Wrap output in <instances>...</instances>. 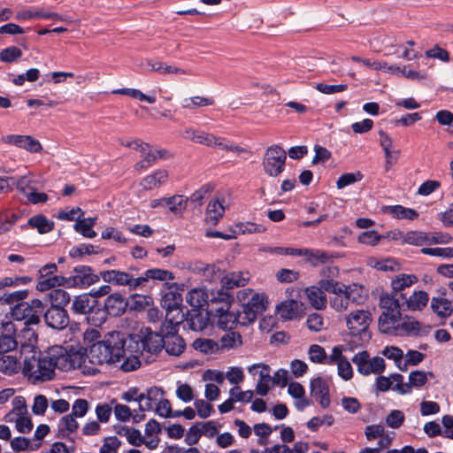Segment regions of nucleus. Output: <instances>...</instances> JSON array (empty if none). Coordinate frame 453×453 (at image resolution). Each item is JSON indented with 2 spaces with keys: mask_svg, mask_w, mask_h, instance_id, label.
I'll return each mask as SVG.
<instances>
[{
  "mask_svg": "<svg viewBox=\"0 0 453 453\" xmlns=\"http://www.w3.org/2000/svg\"><path fill=\"white\" fill-rule=\"evenodd\" d=\"M138 268L130 266L127 272L120 270L101 271V279L111 285L127 287L129 290L139 288Z\"/></svg>",
  "mask_w": 453,
  "mask_h": 453,
  "instance_id": "obj_7",
  "label": "nucleus"
},
{
  "mask_svg": "<svg viewBox=\"0 0 453 453\" xmlns=\"http://www.w3.org/2000/svg\"><path fill=\"white\" fill-rule=\"evenodd\" d=\"M101 279V272L95 273L92 267L88 265H77L73 270L71 276L65 277L66 288H87L97 283Z\"/></svg>",
  "mask_w": 453,
  "mask_h": 453,
  "instance_id": "obj_9",
  "label": "nucleus"
},
{
  "mask_svg": "<svg viewBox=\"0 0 453 453\" xmlns=\"http://www.w3.org/2000/svg\"><path fill=\"white\" fill-rule=\"evenodd\" d=\"M431 308L434 312L442 318L450 316L453 311L451 302L445 298L433 297L431 300Z\"/></svg>",
  "mask_w": 453,
  "mask_h": 453,
  "instance_id": "obj_42",
  "label": "nucleus"
},
{
  "mask_svg": "<svg viewBox=\"0 0 453 453\" xmlns=\"http://www.w3.org/2000/svg\"><path fill=\"white\" fill-rule=\"evenodd\" d=\"M429 236L426 233L421 231H409L403 239V243H408L416 246H422L428 243Z\"/></svg>",
  "mask_w": 453,
  "mask_h": 453,
  "instance_id": "obj_47",
  "label": "nucleus"
},
{
  "mask_svg": "<svg viewBox=\"0 0 453 453\" xmlns=\"http://www.w3.org/2000/svg\"><path fill=\"white\" fill-rule=\"evenodd\" d=\"M44 309V304L40 299H33L31 302L16 303L12 308L11 316L14 320H24L26 326L37 325L41 321Z\"/></svg>",
  "mask_w": 453,
  "mask_h": 453,
  "instance_id": "obj_5",
  "label": "nucleus"
},
{
  "mask_svg": "<svg viewBox=\"0 0 453 453\" xmlns=\"http://www.w3.org/2000/svg\"><path fill=\"white\" fill-rule=\"evenodd\" d=\"M203 271V277L210 282H214L221 280L224 271L216 266L215 265H206L204 267H199Z\"/></svg>",
  "mask_w": 453,
  "mask_h": 453,
  "instance_id": "obj_53",
  "label": "nucleus"
},
{
  "mask_svg": "<svg viewBox=\"0 0 453 453\" xmlns=\"http://www.w3.org/2000/svg\"><path fill=\"white\" fill-rule=\"evenodd\" d=\"M174 279V274L165 269L161 268H151L144 272L142 276H139V287H143L149 281V280L165 281V286L168 289L177 287V283H169V280Z\"/></svg>",
  "mask_w": 453,
  "mask_h": 453,
  "instance_id": "obj_18",
  "label": "nucleus"
},
{
  "mask_svg": "<svg viewBox=\"0 0 453 453\" xmlns=\"http://www.w3.org/2000/svg\"><path fill=\"white\" fill-rule=\"evenodd\" d=\"M386 211L396 219H408L413 220L418 218V213L414 209L406 208L402 205L388 206Z\"/></svg>",
  "mask_w": 453,
  "mask_h": 453,
  "instance_id": "obj_43",
  "label": "nucleus"
},
{
  "mask_svg": "<svg viewBox=\"0 0 453 453\" xmlns=\"http://www.w3.org/2000/svg\"><path fill=\"white\" fill-rule=\"evenodd\" d=\"M214 104V100L212 97H204V96H194L190 98H185L183 100V107L184 108H193L196 106H208L212 105Z\"/></svg>",
  "mask_w": 453,
  "mask_h": 453,
  "instance_id": "obj_57",
  "label": "nucleus"
},
{
  "mask_svg": "<svg viewBox=\"0 0 453 453\" xmlns=\"http://www.w3.org/2000/svg\"><path fill=\"white\" fill-rule=\"evenodd\" d=\"M168 179V172L164 169L157 170L154 173L149 174L141 180V186L145 190H151L165 183Z\"/></svg>",
  "mask_w": 453,
  "mask_h": 453,
  "instance_id": "obj_37",
  "label": "nucleus"
},
{
  "mask_svg": "<svg viewBox=\"0 0 453 453\" xmlns=\"http://www.w3.org/2000/svg\"><path fill=\"white\" fill-rule=\"evenodd\" d=\"M380 143L385 153L386 164H395L400 155L399 150H394L393 140L391 137L383 130L379 131Z\"/></svg>",
  "mask_w": 453,
  "mask_h": 453,
  "instance_id": "obj_31",
  "label": "nucleus"
},
{
  "mask_svg": "<svg viewBox=\"0 0 453 453\" xmlns=\"http://www.w3.org/2000/svg\"><path fill=\"white\" fill-rule=\"evenodd\" d=\"M421 252L425 255L434 256V257H441L451 258L453 257V248H423L421 249Z\"/></svg>",
  "mask_w": 453,
  "mask_h": 453,
  "instance_id": "obj_62",
  "label": "nucleus"
},
{
  "mask_svg": "<svg viewBox=\"0 0 453 453\" xmlns=\"http://www.w3.org/2000/svg\"><path fill=\"white\" fill-rule=\"evenodd\" d=\"M27 296L28 291L26 289L0 293L1 302L14 305L18 303L24 302V299H26Z\"/></svg>",
  "mask_w": 453,
  "mask_h": 453,
  "instance_id": "obj_52",
  "label": "nucleus"
},
{
  "mask_svg": "<svg viewBox=\"0 0 453 453\" xmlns=\"http://www.w3.org/2000/svg\"><path fill=\"white\" fill-rule=\"evenodd\" d=\"M125 343V334L118 331L106 334L103 341L91 345L88 353L89 362L95 365L119 362L124 353Z\"/></svg>",
  "mask_w": 453,
  "mask_h": 453,
  "instance_id": "obj_2",
  "label": "nucleus"
},
{
  "mask_svg": "<svg viewBox=\"0 0 453 453\" xmlns=\"http://www.w3.org/2000/svg\"><path fill=\"white\" fill-rule=\"evenodd\" d=\"M225 213V207L219 200L209 202L206 208L205 220L212 226L217 225Z\"/></svg>",
  "mask_w": 453,
  "mask_h": 453,
  "instance_id": "obj_40",
  "label": "nucleus"
},
{
  "mask_svg": "<svg viewBox=\"0 0 453 453\" xmlns=\"http://www.w3.org/2000/svg\"><path fill=\"white\" fill-rule=\"evenodd\" d=\"M152 298L149 296L133 295L130 302H128V306L131 310L143 311L150 306Z\"/></svg>",
  "mask_w": 453,
  "mask_h": 453,
  "instance_id": "obj_54",
  "label": "nucleus"
},
{
  "mask_svg": "<svg viewBox=\"0 0 453 453\" xmlns=\"http://www.w3.org/2000/svg\"><path fill=\"white\" fill-rule=\"evenodd\" d=\"M3 142L15 145L31 153H38L42 150L40 142L30 135L8 134L2 137Z\"/></svg>",
  "mask_w": 453,
  "mask_h": 453,
  "instance_id": "obj_16",
  "label": "nucleus"
},
{
  "mask_svg": "<svg viewBox=\"0 0 453 453\" xmlns=\"http://www.w3.org/2000/svg\"><path fill=\"white\" fill-rule=\"evenodd\" d=\"M230 396L234 402H245L250 403L254 395L252 390L241 391L239 387H234L229 391Z\"/></svg>",
  "mask_w": 453,
  "mask_h": 453,
  "instance_id": "obj_61",
  "label": "nucleus"
},
{
  "mask_svg": "<svg viewBox=\"0 0 453 453\" xmlns=\"http://www.w3.org/2000/svg\"><path fill=\"white\" fill-rule=\"evenodd\" d=\"M311 394L319 403L323 409L329 407V388L327 382L321 377L315 378L311 381Z\"/></svg>",
  "mask_w": 453,
  "mask_h": 453,
  "instance_id": "obj_20",
  "label": "nucleus"
},
{
  "mask_svg": "<svg viewBox=\"0 0 453 453\" xmlns=\"http://www.w3.org/2000/svg\"><path fill=\"white\" fill-rule=\"evenodd\" d=\"M128 306V302L120 293H113L107 296L104 302V309H97L96 314L101 315L98 318V324H103L106 319V314L112 317L123 315Z\"/></svg>",
  "mask_w": 453,
  "mask_h": 453,
  "instance_id": "obj_14",
  "label": "nucleus"
},
{
  "mask_svg": "<svg viewBox=\"0 0 453 453\" xmlns=\"http://www.w3.org/2000/svg\"><path fill=\"white\" fill-rule=\"evenodd\" d=\"M181 316H179L178 318L173 317H165V320L162 323L160 326V334L164 338H166V336L169 335H177L178 334V327H179V319H180Z\"/></svg>",
  "mask_w": 453,
  "mask_h": 453,
  "instance_id": "obj_49",
  "label": "nucleus"
},
{
  "mask_svg": "<svg viewBox=\"0 0 453 453\" xmlns=\"http://www.w3.org/2000/svg\"><path fill=\"white\" fill-rule=\"evenodd\" d=\"M385 239L384 234H379L374 230L362 232L357 236V242L361 244L370 245L374 247L380 243L381 240Z\"/></svg>",
  "mask_w": 453,
  "mask_h": 453,
  "instance_id": "obj_51",
  "label": "nucleus"
},
{
  "mask_svg": "<svg viewBox=\"0 0 453 453\" xmlns=\"http://www.w3.org/2000/svg\"><path fill=\"white\" fill-rule=\"evenodd\" d=\"M97 309H99L98 302L93 298L90 293L79 295L73 301L72 311L73 313L87 314L88 321L95 326H100L98 324V318L95 319L93 316L94 313L97 315Z\"/></svg>",
  "mask_w": 453,
  "mask_h": 453,
  "instance_id": "obj_13",
  "label": "nucleus"
},
{
  "mask_svg": "<svg viewBox=\"0 0 453 453\" xmlns=\"http://www.w3.org/2000/svg\"><path fill=\"white\" fill-rule=\"evenodd\" d=\"M164 390L161 388L152 387L147 388L143 395V402L139 404V411L144 412L146 411H152L153 406L158 403L161 397L164 396Z\"/></svg>",
  "mask_w": 453,
  "mask_h": 453,
  "instance_id": "obj_29",
  "label": "nucleus"
},
{
  "mask_svg": "<svg viewBox=\"0 0 453 453\" xmlns=\"http://www.w3.org/2000/svg\"><path fill=\"white\" fill-rule=\"evenodd\" d=\"M427 382V373L424 371H413L409 374V382L405 385H395L393 390L400 395H407L412 392V388H420Z\"/></svg>",
  "mask_w": 453,
  "mask_h": 453,
  "instance_id": "obj_23",
  "label": "nucleus"
},
{
  "mask_svg": "<svg viewBox=\"0 0 453 453\" xmlns=\"http://www.w3.org/2000/svg\"><path fill=\"white\" fill-rule=\"evenodd\" d=\"M58 271L57 265L54 263L47 264L39 270L38 283L36 289L46 291L56 287L65 285V277L56 275Z\"/></svg>",
  "mask_w": 453,
  "mask_h": 453,
  "instance_id": "obj_12",
  "label": "nucleus"
},
{
  "mask_svg": "<svg viewBox=\"0 0 453 453\" xmlns=\"http://www.w3.org/2000/svg\"><path fill=\"white\" fill-rule=\"evenodd\" d=\"M183 137L194 142L210 147L219 148V143L221 142V137H217L214 134L206 133L204 131L194 129L185 130Z\"/></svg>",
  "mask_w": 453,
  "mask_h": 453,
  "instance_id": "obj_24",
  "label": "nucleus"
},
{
  "mask_svg": "<svg viewBox=\"0 0 453 453\" xmlns=\"http://www.w3.org/2000/svg\"><path fill=\"white\" fill-rule=\"evenodd\" d=\"M237 298L242 303V311H230L234 300L232 293L217 291V294H212L209 312L219 318L218 324L220 328L232 329L237 324L248 326L267 309V296L265 294L254 293L250 288L239 291Z\"/></svg>",
  "mask_w": 453,
  "mask_h": 453,
  "instance_id": "obj_1",
  "label": "nucleus"
},
{
  "mask_svg": "<svg viewBox=\"0 0 453 453\" xmlns=\"http://www.w3.org/2000/svg\"><path fill=\"white\" fill-rule=\"evenodd\" d=\"M417 280L415 275L402 273L392 280V288L395 293H403L402 291L412 285Z\"/></svg>",
  "mask_w": 453,
  "mask_h": 453,
  "instance_id": "obj_48",
  "label": "nucleus"
},
{
  "mask_svg": "<svg viewBox=\"0 0 453 453\" xmlns=\"http://www.w3.org/2000/svg\"><path fill=\"white\" fill-rule=\"evenodd\" d=\"M214 186L211 183L202 186L199 189L195 191L188 199L194 208L201 207L205 198L213 191Z\"/></svg>",
  "mask_w": 453,
  "mask_h": 453,
  "instance_id": "obj_44",
  "label": "nucleus"
},
{
  "mask_svg": "<svg viewBox=\"0 0 453 453\" xmlns=\"http://www.w3.org/2000/svg\"><path fill=\"white\" fill-rule=\"evenodd\" d=\"M192 346L196 350H198L203 354H212L219 350V344L211 339H196L193 342Z\"/></svg>",
  "mask_w": 453,
  "mask_h": 453,
  "instance_id": "obj_46",
  "label": "nucleus"
},
{
  "mask_svg": "<svg viewBox=\"0 0 453 453\" xmlns=\"http://www.w3.org/2000/svg\"><path fill=\"white\" fill-rule=\"evenodd\" d=\"M352 362L357 365V372L365 376L372 373L380 374L385 371V361L380 357H370L367 350L358 352L352 357Z\"/></svg>",
  "mask_w": 453,
  "mask_h": 453,
  "instance_id": "obj_10",
  "label": "nucleus"
},
{
  "mask_svg": "<svg viewBox=\"0 0 453 453\" xmlns=\"http://www.w3.org/2000/svg\"><path fill=\"white\" fill-rule=\"evenodd\" d=\"M212 294L215 293L211 292L208 294L203 288H194L188 293L186 300L191 306V309L204 310L203 307L206 306L207 313H210L209 310L211 308V302L210 299L211 298Z\"/></svg>",
  "mask_w": 453,
  "mask_h": 453,
  "instance_id": "obj_21",
  "label": "nucleus"
},
{
  "mask_svg": "<svg viewBox=\"0 0 453 453\" xmlns=\"http://www.w3.org/2000/svg\"><path fill=\"white\" fill-rule=\"evenodd\" d=\"M49 355L52 357L55 369L61 371L73 370L78 363V354L60 345L49 348Z\"/></svg>",
  "mask_w": 453,
  "mask_h": 453,
  "instance_id": "obj_11",
  "label": "nucleus"
},
{
  "mask_svg": "<svg viewBox=\"0 0 453 453\" xmlns=\"http://www.w3.org/2000/svg\"><path fill=\"white\" fill-rule=\"evenodd\" d=\"M325 291L326 290L321 287L320 280L319 281V287L312 286L306 289L311 304L317 310H321L326 307V297Z\"/></svg>",
  "mask_w": 453,
  "mask_h": 453,
  "instance_id": "obj_36",
  "label": "nucleus"
},
{
  "mask_svg": "<svg viewBox=\"0 0 453 453\" xmlns=\"http://www.w3.org/2000/svg\"><path fill=\"white\" fill-rule=\"evenodd\" d=\"M299 303L296 300H286L276 307L278 315L283 319H293L298 315Z\"/></svg>",
  "mask_w": 453,
  "mask_h": 453,
  "instance_id": "obj_39",
  "label": "nucleus"
},
{
  "mask_svg": "<svg viewBox=\"0 0 453 453\" xmlns=\"http://www.w3.org/2000/svg\"><path fill=\"white\" fill-rule=\"evenodd\" d=\"M372 320L371 312L365 310H356L345 317L349 334L359 345L370 341L372 334L369 326Z\"/></svg>",
  "mask_w": 453,
  "mask_h": 453,
  "instance_id": "obj_4",
  "label": "nucleus"
},
{
  "mask_svg": "<svg viewBox=\"0 0 453 453\" xmlns=\"http://www.w3.org/2000/svg\"><path fill=\"white\" fill-rule=\"evenodd\" d=\"M162 201L169 205V210L173 213H181L182 209L188 204V199L184 196L175 195L171 197L162 198Z\"/></svg>",
  "mask_w": 453,
  "mask_h": 453,
  "instance_id": "obj_50",
  "label": "nucleus"
},
{
  "mask_svg": "<svg viewBox=\"0 0 453 453\" xmlns=\"http://www.w3.org/2000/svg\"><path fill=\"white\" fill-rule=\"evenodd\" d=\"M220 344L222 349H233L242 344V337L239 334H226L221 337Z\"/></svg>",
  "mask_w": 453,
  "mask_h": 453,
  "instance_id": "obj_63",
  "label": "nucleus"
},
{
  "mask_svg": "<svg viewBox=\"0 0 453 453\" xmlns=\"http://www.w3.org/2000/svg\"><path fill=\"white\" fill-rule=\"evenodd\" d=\"M203 309H191L187 311L186 321L188 325L189 329L193 331H203L207 327L210 313H203ZM207 311V309H205Z\"/></svg>",
  "mask_w": 453,
  "mask_h": 453,
  "instance_id": "obj_27",
  "label": "nucleus"
},
{
  "mask_svg": "<svg viewBox=\"0 0 453 453\" xmlns=\"http://www.w3.org/2000/svg\"><path fill=\"white\" fill-rule=\"evenodd\" d=\"M261 367L262 370L259 372V380L256 387V392L261 396H265L270 390V382L272 381V376L269 374L270 366L265 364H255L249 368L250 372H253L257 368Z\"/></svg>",
  "mask_w": 453,
  "mask_h": 453,
  "instance_id": "obj_28",
  "label": "nucleus"
},
{
  "mask_svg": "<svg viewBox=\"0 0 453 453\" xmlns=\"http://www.w3.org/2000/svg\"><path fill=\"white\" fill-rule=\"evenodd\" d=\"M162 302L165 309L168 305L172 307L181 306L182 297L180 293L169 289L163 296Z\"/></svg>",
  "mask_w": 453,
  "mask_h": 453,
  "instance_id": "obj_64",
  "label": "nucleus"
},
{
  "mask_svg": "<svg viewBox=\"0 0 453 453\" xmlns=\"http://www.w3.org/2000/svg\"><path fill=\"white\" fill-rule=\"evenodd\" d=\"M44 82H53V83H91L92 80L90 77H87L84 75H74L73 73H64V72H53L49 74H46L44 79Z\"/></svg>",
  "mask_w": 453,
  "mask_h": 453,
  "instance_id": "obj_22",
  "label": "nucleus"
},
{
  "mask_svg": "<svg viewBox=\"0 0 453 453\" xmlns=\"http://www.w3.org/2000/svg\"><path fill=\"white\" fill-rule=\"evenodd\" d=\"M40 360V354L37 355L35 351L32 352V355L26 357L24 359L23 372L34 379V372L37 370L36 363Z\"/></svg>",
  "mask_w": 453,
  "mask_h": 453,
  "instance_id": "obj_55",
  "label": "nucleus"
},
{
  "mask_svg": "<svg viewBox=\"0 0 453 453\" xmlns=\"http://www.w3.org/2000/svg\"><path fill=\"white\" fill-rule=\"evenodd\" d=\"M362 178L363 174L360 172L343 173L339 177L336 182V186L339 189H342L346 186L351 185L358 180H361Z\"/></svg>",
  "mask_w": 453,
  "mask_h": 453,
  "instance_id": "obj_58",
  "label": "nucleus"
},
{
  "mask_svg": "<svg viewBox=\"0 0 453 453\" xmlns=\"http://www.w3.org/2000/svg\"><path fill=\"white\" fill-rule=\"evenodd\" d=\"M401 311H382L379 318V329L384 334L396 333L400 327Z\"/></svg>",
  "mask_w": 453,
  "mask_h": 453,
  "instance_id": "obj_25",
  "label": "nucleus"
},
{
  "mask_svg": "<svg viewBox=\"0 0 453 453\" xmlns=\"http://www.w3.org/2000/svg\"><path fill=\"white\" fill-rule=\"evenodd\" d=\"M16 326L12 321L3 323L0 327V354L15 349L18 342L15 337Z\"/></svg>",
  "mask_w": 453,
  "mask_h": 453,
  "instance_id": "obj_17",
  "label": "nucleus"
},
{
  "mask_svg": "<svg viewBox=\"0 0 453 453\" xmlns=\"http://www.w3.org/2000/svg\"><path fill=\"white\" fill-rule=\"evenodd\" d=\"M401 297L404 306L412 311L421 310L426 306L429 301L428 294L422 290L413 292L409 297H407L406 294L403 293Z\"/></svg>",
  "mask_w": 453,
  "mask_h": 453,
  "instance_id": "obj_30",
  "label": "nucleus"
},
{
  "mask_svg": "<svg viewBox=\"0 0 453 453\" xmlns=\"http://www.w3.org/2000/svg\"><path fill=\"white\" fill-rule=\"evenodd\" d=\"M49 296L51 303L50 306L58 308H64L71 300L69 293L61 288L52 289Z\"/></svg>",
  "mask_w": 453,
  "mask_h": 453,
  "instance_id": "obj_45",
  "label": "nucleus"
},
{
  "mask_svg": "<svg viewBox=\"0 0 453 453\" xmlns=\"http://www.w3.org/2000/svg\"><path fill=\"white\" fill-rule=\"evenodd\" d=\"M248 278L242 276L241 272H232L223 274L220 280L221 288L218 291L230 293L234 288L242 287L246 284Z\"/></svg>",
  "mask_w": 453,
  "mask_h": 453,
  "instance_id": "obj_32",
  "label": "nucleus"
},
{
  "mask_svg": "<svg viewBox=\"0 0 453 453\" xmlns=\"http://www.w3.org/2000/svg\"><path fill=\"white\" fill-rule=\"evenodd\" d=\"M79 427V424L72 414L65 415L61 418L58 425V437L62 439H69V433L75 432Z\"/></svg>",
  "mask_w": 453,
  "mask_h": 453,
  "instance_id": "obj_41",
  "label": "nucleus"
},
{
  "mask_svg": "<svg viewBox=\"0 0 453 453\" xmlns=\"http://www.w3.org/2000/svg\"><path fill=\"white\" fill-rule=\"evenodd\" d=\"M135 147L134 150H138L141 152L142 160L134 165L135 170H142L149 168L156 163V157L154 151L149 143L142 142L141 140H134Z\"/></svg>",
  "mask_w": 453,
  "mask_h": 453,
  "instance_id": "obj_26",
  "label": "nucleus"
},
{
  "mask_svg": "<svg viewBox=\"0 0 453 453\" xmlns=\"http://www.w3.org/2000/svg\"><path fill=\"white\" fill-rule=\"evenodd\" d=\"M22 56V51L16 46L7 47L0 51V60L5 63H12Z\"/></svg>",
  "mask_w": 453,
  "mask_h": 453,
  "instance_id": "obj_56",
  "label": "nucleus"
},
{
  "mask_svg": "<svg viewBox=\"0 0 453 453\" xmlns=\"http://www.w3.org/2000/svg\"><path fill=\"white\" fill-rule=\"evenodd\" d=\"M125 342H127V337L125 336ZM124 353L121 355L120 360L123 359V362L120 365V368L124 372H132L136 370L141 365V361L139 359L140 353L138 351H128L127 350V342L123 346Z\"/></svg>",
  "mask_w": 453,
  "mask_h": 453,
  "instance_id": "obj_34",
  "label": "nucleus"
},
{
  "mask_svg": "<svg viewBox=\"0 0 453 453\" xmlns=\"http://www.w3.org/2000/svg\"><path fill=\"white\" fill-rule=\"evenodd\" d=\"M320 285L326 292L343 293L349 303L359 304L366 298L364 288L355 283L347 286L334 280H321Z\"/></svg>",
  "mask_w": 453,
  "mask_h": 453,
  "instance_id": "obj_8",
  "label": "nucleus"
},
{
  "mask_svg": "<svg viewBox=\"0 0 453 453\" xmlns=\"http://www.w3.org/2000/svg\"><path fill=\"white\" fill-rule=\"evenodd\" d=\"M402 293L392 292L391 295L386 294L380 296V306L383 311L395 312L405 310L404 304L402 302Z\"/></svg>",
  "mask_w": 453,
  "mask_h": 453,
  "instance_id": "obj_33",
  "label": "nucleus"
},
{
  "mask_svg": "<svg viewBox=\"0 0 453 453\" xmlns=\"http://www.w3.org/2000/svg\"><path fill=\"white\" fill-rule=\"evenodd\" d=\"M37 370L34 372V380L36 381H47L53 379L55 375V367L51 356L49 355V349L44 353H40V360L36 363Z\"/></svg>",
  "mask_w": 453,
  "mask_h": 453,
  "instance_id": "obj_19",
  "label": "nucleus"
},
{
  "mask_svg": "<svg viewBox=\"0 0 453 453\" xmlns=\"http://www.w3.org/2000/svg\"><path fill=\"white\" fill-rule=\"evenodd\" d=\"M127 350L138 351L147 363L152 356H157L164 348V336L150 327H142L138 334L127 336Z\"/></svg>",
  "mask_w": 453,
  "mask_h": 453,
  "instance_id": "obj_3",
  "label": "nucleus"
},
{
  "mask_svg": "<svg viewBox=\"0 0 453 453\" xmlns=\"http://www.w3.org/2000/svg\"><path fill=\"white\" fill-rule=\"evenodd\" d=\"M27 226H29L32 228H36L39 234H44L53 230L54 222L48 219L42 214H37L31 217L27 225L22 226L21 227L25 228Z\"/></svg>",
  "mask_w": 453,
  "mask_h": 453,
  "instance_id": "obj_38",
  "label": "nucleus"
},
{
  "mask_svg": "<svg viewBox=\"0 0 453 453\" xmlns=\"http://www.w3.org/2000/svg\"><path fill=\"white\" fill-rule=\"evenodd\" d=\"M164 348L167 354L178 357L182 354L186 349L184 339L177 335H169L164 338Z\"/></svg>",
  "mask_w": 453,
  "mask_h": 453,
  "instance_id": "obj_35",
  "label": "nucleus"
},
{
  "mask_svg": "<svg viewBox=\"0 0 453 453\" xmlns=\"http://www.w3.org/2000/svg\"><path fill=\"white\" fill-rule=\"evenodd\" d=\"M42 314L46 325L53 329L62 330L69 325V315L65 308L50 306Z\"/></svg>",
  "mask_w": 453,
  "mask_h": 453,
  "instance_id": "obj_15",
  "label": "nucleus"
},
{
  "mask_svg": "<svg viewBox=\"0 0 453 453\" xmlns=\"http://www.w3.org/2000/svg\"><path fill=\"white\" fill-rule=\"evenodd\" d=\"M286 160L285 150L280 145H272L264 154L263 170L270 177H278L285 169Z\"/></svg>",
  "mask_w": 453,
  "mask_h": 453,
  "instance_id": "obj_6",
  "label": "nucleus"
},
{
  "mask_svg": "<svg viewBox=\"0 0 453 453\" xmlns=\"http://www.w3.org/2000/svg\"><path fill=\"white\" fill-rule=\"evenodd\" d=\"M20 218V215L16 213L1 214L0 215V234H5L10 231L12 226Z\"/></svg>",
  "mask_w": 453,
  "mask_h": 453,
  "instance_id": "obj_59",
  "label": "nucleus"
},
{
  "mask_svg": "<svg viewBox=\"0 0 453 453\" xmlns=\"http://www.w3.org/2000/svg\"><path fill=\"white\" fill-rule=\"evenodd\" d=\"M96 249H98V247H95L92 244H81L73 247L69 251V255L72 257H80L83 255L96 254L98 253Z\"/></svg>",
  "mask_w": 453,
  "mask_h": 453,
  "instance_id": "obj_60",
  "label": "nucleus"
}]
</instances>
